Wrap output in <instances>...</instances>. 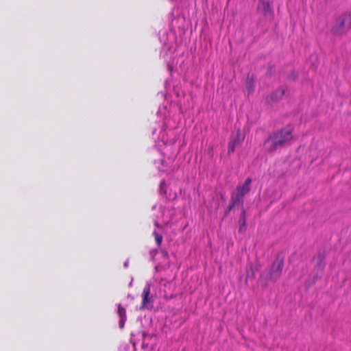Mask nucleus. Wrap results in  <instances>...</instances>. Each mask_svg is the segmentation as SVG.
Instances as JSON below:
<instances>
[{
  "mask_svg": "<svg viewBox=\"0 0 351 351\" xmlns=\"http://www.w3.org/2000/svg\"><path fill=\"white\" fill-rule=\"evenodd\" d=\"M257 10L259 13L266 16L270 14L271 8L269 0H259Z\"/></svg>",
  "mask_w": 351,
  "mask_h": 351,
  "instance_id": "7",
  "label": "nucleus"
},
{
  "mask_svg": "<svg viewBox=\"0 0 351 351\" xmlns=\"http://www.w3.org/2000/svg\"><path fill=\"white\" fill-rule=\"evenodd\" d=\"M285 142V133L282 130L271 135L264 143L265 149L269 152H273L283 146Z\"/></svg>",
  "mask_w": 351,
  "mask_h": 351,
  "instance_id": "2",
  "label": "nucleus"
},
{
  "mask_svg": "<svg viewBox=\"0 0 351 351\" xmlns=\"http://www.w3.org/2000/svg\"><path fill=\"white\" fill-rule=\"evenodd\" d=\"M237 145L235 144V143H233L232 141H230L228 143V154H232L234 152Z\"/></svg>",
  "mask_w": 351,
  "mask_h": 351,
  "instance_id": "15",
  "label": "nucleus"
},
{
  "mask_svg": "<svg viewBox=\"0 0 351 351\" xmlns=\"http://www.w3.org/2000/svg\"><path fill=\"white\" fill-rule=\"evenodd\" d=\"M351 29V12L339 15L330 29L332 34L341 36Z\"/></svg>",
  "mask_w": 351,
  "mask_h": 351,
  "instance_id": "1",
  "label": "nucleus"
},
{
  "mask_svg": "<svg viewBox=\"0 0 351 351\" xmlns=\"http://www.w3.org/2000/svg\"><path fill=\"white\" fill-rule=\"evenodd\" d=\"M284 267L283 257L278 256L274 262L269 272H264L261 276V279L267 282L269 280H276L282 274Z\"/></svg>",
  "mask_w": 351,
  "mask_h": 351,
  "instance_id": "3",
  "label": "nucleus"
},
{
  "mask_svg": "<svg viewBox=\"0 0 351 351\" xmlns=\"http://www.w3.org/2000/svg\"><path fill=\"white\" fill-rule=\"evenodd\" d=\"M141 304L140 306V309L143 310L145 308H149L152 306V303L154 302L153 296L150 295V285L149 284H146L143 287V292L141 293Z\"/></svg>",
  "mask_w": 351,
  "mask_h": 351,
  "instance_id": "5",
  "label": "nucleus"
},
{
  "mask_svg": "<svg viewBox=\"0 0 351 351\" xmlns=\"http://www.w3.org/2000/svg\"><path fill=\"white\" fill-rule=\"evenodd\" d=\"M161 254H162V257H164V258H165L167 259L169 257L168 252L166 250H161Z\"/></svg>",
  "mask_w": 351,
  "mask_h": 351,
  "instance_id": "19",
  "label": "nucleus"
},
{
  "mask_svg": "<svg viewBox=\"0 0 351 351\" xmlns=\"http://www.w3.org/2000/svg\"><path fill=\"white\" fill-rule=\"evenodd\" d=\"M239 232H244L246 230V217H245V210L244 209L242 210L239 220Z\"/></svg>",
  "mask_w": 351,
  "mask_h": 351,
  "instance_id": "8",
  "label": "nucleus"
},
{
  "mask_svg": "<svg viewBox=\"0 0 351 351\" xmlns=\"http://www.w3.org/2000/svg\"><path fill=\"white\" fill-rule=\"evenodd\" d=\"M293 138V136L291 134V132L290 130L287 128V137H286V139H287V142H288L289 141H290L291 139Z\"/></svg>",
  "mask_w": 351,
  "mask_h": 351,
  "instance_id": "18",
  "label": "nucleus"
},
{
  "mask_svg": "<svg viewBox=\"0 0 351 351\" xmlns=\"http://www.w3.org/2000/svg\"><path fill=\"white\" fill-rule=\"evenodd\" d=\"M244 140V135L241 132L240 130L237 132L235 136L231 140L233 143H235L237 145L240 144Z\"/></svg>",
  "mask_w": 351,
  "mask_h": 351,
  "instance_id": "10",
  "label": "nucleus"
},
{
  "mask_svg": "<svg viewBox=\"0 0 351 351\" xmlns=\"http://www.w3.org/2000/svg\"><path fill=\"white\" fill-rule=\"evenodd\" d=\"M322 274H320L319 271H316V274L313 277V282H315L317 279L321 278Z\"/></svg>",
  "mask_w": 351,
  "mask_h": 351,
  "instance_id": "16",
  "label": "nucleus"
},
{
  "mask_svg": "<svg viewBox=\"0 0 351 351\" xmlns=\"http://www.w3.org/2000/svg\"><path fill=\"white\" fill-rule=\"evenodd\" d=\"M155 226L158 228H161V226L159 225V223L158 222H156L155 223Z\"/></svg>",
  "mask_w": 351,
  "mask_h": 351,
  "instance_id": "21",
  "label": "nucleus"
},
{
  "mask_svg": "<svg viewBox=\"0 0 351 351\" xmlns=\"http://www.w3.org/2000/svg\"><path fill=\"white\" fill-rule=\"evenodd\" d=\"M246 88L249 93H252L254 89V84L252 77L248 75L246 80Z\"/></svg>",
  "mask_w": 351,
  "mask_h": 351,
  "instance_id": "9",
  "label": "nucleus"
},
{
  "mask_svg": "<svg viewBox=\"0 0 351 351\" xmlns=\"http://www.w3.org/2000/svg\"><path fill=\"white\" fill-rule=\"evenodd\" d=\"M240 204H241V205H243V204H242V203H237V202H235L234 201V197H232V196L231 195V198H230V205H229V206H228V210H227V211H226V213H228V212H230V210H231L234 207H235V206H239V205H240Z\"/></svg>",
  "mask_w": 351,
  "mask_h": 351,
  "instance_id": "14",
  "label": "nucleus"
},
{
  "mask_svg": "<svg viewBox=\"0 0 351 351\" xmlns=\"http://www.w3.org/2000/svg\"><path fill=\"white\" fill-rule=\"evenodd\" d=\"M126 318L127 317H123V318H120V321H119V327L121 328H123L125 326V322L126 321Z\"/></svg>",
  "mask_w": 351,
  "mask_h": 351,
  "instance_id": "17",
  "label": "nucleus"
},
{
  "mask_svg": "<svg viewBox=\"0 0 351 351\" xmlns=\"http://www.w3.org/2000/svg\"><path fill=\"white\" fill-rule=\"evenodd\" d=\"M240 204H241V205H243V204H242V203H237V202H235L234 201V197H232V196L231 195V198H230V205H229V206H228V210H227V211H226V213H228V212H230V210H231L234 207H235V206H239V205H240Z\"/></svg>",
  "mask_w": 351,
  "mask_h": 351,
  "instance_id": "13",
  "label": "nucleus"
},
{
  "mask_svg": "<svg viewBox=\"0 0 351 351\" xmlns=\"http://www.w3.org/2000/svg\"><path fill=\"white\" fill-rule=\"evenodd\" d=\"M117 312L120 318L126 317V310L120 304L118 305Z\"/></svg>",
  "mask_w": 351,
  "mask_h": 351,
  "instance_id": "12",
  "label": "nucleus"
},
{
  "mask_svg": "<svg viewBox=\"0 0 351 351\" xmlns=\"http://www.w3.org/2000/svg\"><path fill=\"white\" fill-rule=\"evenodd\" d=\"M325 258L326 254L324 251H319L317 256L313 258V260L315 261V269L319 271L320 274H323L326 266Z\"/></svg>",
  "mask_w": 351,
  "mask_h": 351,
  "instance_id": "6",
  "label": "nucleus"
},
{
  "mask_svg": "<svg viewBox=\"0 0 351 351\" xmlns=\"http://www.w3.org/2000/svg\"><path fill=\"white\" fill-rule=\"evenodd\" d=\"M152 234L154 237L156 243H157L158 246H160L162 241V236L158 233L156 231H154Z\"/></svg>",
  "mask_w": 351,
  "mask_h": 351,
  "instance_id": "11",
  "label": "nucleus"
},
{
  "mask_svg": "<svg viewBox=\"0 0 351 351\" xmlns=\"http://www.w3.org/2000/svg\"><path fill=\"white\" fill-rule=\"evenodd\" d=\"M298 77V73L296 72H293L290 78H291L293 81L295 80Z\"/></svg>",
  "mask_w": 351,
  "mask_h": 351,
  "instance_id": "20",
  "label": "nucleus"
},
{
  "mask_svg": "<svg viewBox=\"0 0 351 351\" xmlns=\"http://www.w3.org/2000/svg\"><path fill=\"white\" fill-rule=\"evenodd\" d=\"M252 182V179L247 178L243 184L237 186L236 192L232 194L235 202L243 203V197L250 191Z\"/></svg>",
  "mask_w": 351,
  "mask_h": 351,
  "instance_id": "4",
  "label": "nucleus"
}]
</instances>
